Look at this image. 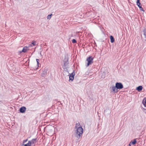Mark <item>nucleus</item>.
I'll use <instances>...</instances> for the list:
<instances>
[{
	"instance_id": "obj_24",
	"label": "nucleus",
	"mask_w": 146,
	"mask_h": 146,
	"mask_svg": "<svg viewBox=\"0 0 146 146\" xmlns=\"http://www.w3.org/2000/svg\"><path fill=\"white\" fill-rule=\"evenodd\" d=\"M137 5L139 7H141V6H140V4H139H139H137Z\"/></svg>"
},
{
	"instance_id": "obj_3",
	"label": "nucleus",
	"mask_w": 146,
	"mask_h": 146,
	"mask_svg": "<svg viewBox=\"0 0 146 146\" xmlns=\"http://www.w3.org/2000/svg\"><path fill=\"white\" fill-rule=\"evenodd\" d=\"M115 86L118 89H121L123 88V84L120 82H117L115 84Z\"/></svg>"
},
{
	"instance_id": "obj_23",
	"label": "nucleus",
	"mask_w": 146,
	"mask_h": 146,
	"mask_svg": "<svg viewBox=\"0 0 146 146\" xmlns=\"http://www.w3.org/2000/svg\"><path fill=\"white\" fill-rule=\"evenodd\" d=\"M140 10L141 11H144V10L143 9V8L141 7H139Z\"/></svg>"
},
{
	"instance_id": "obj_6",
	"label": "nucleus",
	"mask_w": 146,
	"mask_h": 146,
	"mask_svg": "<svg viewBox=\"0 0 146 146\" xmlns=\"http://www.w3.org/2000/svg\"><path fill=\"white\" fill-rule=\"evenodd\" d=\"M37 138L33 139L30 141L31 145V146H34L36 142Z\"/></svg>"
},
{
	"instance_id": "obj_22",
	"label": "nucleus",
	"mask_w": 146,
	"mask_h": 146,
	"mask_svg": "<svg viewBox=\"0 0 146 146\" xmlns=\"http://www.w3.org/2000/svg\"><path fill=\"white\" fill-rule=\"evenodd\" d=\"M137 4H138L139 5L140 4V3L139 2V0H137Z\"/></svg>"
},
{
	"instance_id": "obj_14",
	"label": "nucleus",
	"mask_w": 146,
	"mask_h": 146,
	"mask_svg": "<svg viewBox=\"0 0 146 146\" xmlns=\"http://www.w3.org/2000/svg\"><path fill=\"white\" fill-rule=\"evenodd\" d=\"M46 72L44 71H43L41 73V76L42 77H44L46 75Z\"/></svg>"
},
{
	"instance_id": "obj_18",
	"label": "nucleus",
	"mask_w": 146,
	"mask_h": 146,
	"mask_svg": "<svg viewBox=\"0 0 146 146\" xmlns=\"http://www.w3.org/2000/svg\"><path fill=\"white\" fill-rule=\"evenodd\" d=\"M143 103L145 107H146V98L145 100V102H144L143 100Z\"/></svg>"
},
{
	"instance_id": "obj_2",
	"label": "nucleus",
	"mask_w": 146,
	"mask_h": 146,
	"mask_svg": "<svg viewBox=\"0 0 146 146\" xmlns=\"http://www.w3.org/2000/svg\"><path fill=\"white\" fill-rule=\"evenodd\" d=\"M93 58L92 56L88 57L86 62V66H88L89 65L91 64L93 62Z\"/></svg>"
},
{
	"instance_id": "obj_12",
	"label": "nucleus",
	"mask_w": 146,
	"mask_h": 146,
	"mask_svg": "<svg viewBox=\"0 0 146 146\" xmlns=\"http://www.w3.org/2000/svg\"><path fill=\"white\" fill-rule=\"evenodd\" d=\"M136 143V141L135 139L133 141L131 142L129 144V145H134Z\"/></svg>"
},
{
	"instance_id": "obj_1",
	"label": "nucleus",
	"mask_w": 146,
	"mask_h": 146,
	"mask_svg": "<svg viewBox=\"0 0 146 146\" xmlns=\"http://www.w3.org/2000/svg\"><path fill=\"white\" fill-rule=\"evenodd\" d=\"M76 129L75 131V135L77 138H79L82 135V127L79 123H76L75 126Z\"/></svg>"
},
{
	"instance_id": "obj_5",
	"label": "nucleus",
	"mask_w": 146,
	"mask_h": 146,
	"mask_svg": "<svg viewBox=\"0 0 146 146\" xmlns=\"http://www.w3.org/2000/svg\"><path fill=\"white\" fill-rule=\"evenodd\" d=\"M69 80L72 81L74 79V76L75 75V72L74 70L73 72L71 74H69Z\"/></svg>"
},
{
	"instance_id": "obj_16",
	"label": "nucleus",
	"mask_w": 146,
	"mask_h": 146,
	"mask_svg": "<svg viewBox=\"0 0 146 146\" xmlns=\"http://www.w3.org/2000/svg\"><path fill=\"white\" fill-rule=\"evenodd\" d=\"M36 42L35 41H33L31 43V44L33 45H31V46H35L36 45Z\"/></svg>"
},
{
	"instance_id": "obj_13",
	"label": "nucleus",
	"mask_w": 146,
	"mask_h": 146,
	"mask_svg": "<svg viewBox=\"0 0 146 146\" xmlns=\"http://www.w3.org/2000/svg\"><path fill=\"white\" fill-rule=\"evenodd\" d=\"M110 38L111 40V43H113L114 42V40L113 36H110Z\"/></svg>"
},
{
	"instance_id": "obj_17",
	"label": "nucleus",
	"mask_w": 146,
	"mask_h": 146,
	"mask_svg": "<svg viewBox=\"0 0 146 146\" xmlns=\"http://www.w3.org/2000/svg\"><path fill=\"white\" fill-rule=\"evenodd\" d=\"M143 35L145 36V37L146 38V29H144L143 31Z\"/></svg>"
},
{
	"instance_id": "obj_26",
	"label": "nucleus",
	"mask_w": 146,
	"mask_h": 146,
	"mask_svg": "<svg viewBox=\"0 0 146 146\" xmlns=\"http://www.w3.org/2000/svg\"><path fill=\"white\" fill-rule=\"evenodd\" d=\"M63 68H64V69H65L64 67Z\"/></svg>"
},
{
	"instance_id": "obj_9",
	"label": "nucleus",
	"mask_w": 146,
	"mask_h": 146,
	"mask_svg": "<svg viewBox=\"0 0 146 146\" xmlns=\"http://www.w3.org/2000/svg\"><path fill=\"white\" fill-rule=\"evenodd\" d=\"M28 48L27 46H24L22 51H20L19 52L20 53L22 52H27V51Z\"/></svg>"
},
{
	"instance_id": "obj_27",
	"label": "nucleus",
	"mask_w": 146,
	"mask_h": 146,
	"mask_svg": "<svg viewBox=\"0 0 146 146\" xmlns=\"http://www.w3.org/2000/svg\"><path fill=\"white\" fill-rule=\"evenodd\" d=\"M82 131H83V129Z\"/></svg>"
},
{
	"instance_id": "obj_15",
	"label": "nucleus",
	"mask_w": 146,
	"mask_h": 146,
	"mask_svg": "<svg viewBox=\"0 0 146 146\" xmlns=\"http://www.w3.org/2000/svg\"><path fill=\"white\" fill-rule=\"evenodd\" d=\"M52 15V14H51L50 15H48L47 17V18L48 19H50L51 18V16Z\"/></svg>"
},
{
	"instance_id": "obj_4",
	"label": "nucleus",
	"mask_w": 146,
	"mask_h": 146,
	"mask_svg": "<svg viewBox=\"0 0 146 146\" xmlns=\"http://www.w3.org/2000/svg\"><path fill=\"white\" fill-rule=\"evenodd\" d=\"M68 58L65 57L64 60L63 62H64V64L63 66L64 67H66L67 66H68V64H69V62L68 61ZM66 70H67V69L66 68Z\"/></svg>"
},
{
	"instance_id": "obj_11",
	"label": "nucleus",
	"mask_w": 146,
	"mask_h": 146,
	"mask_svg": "<svg viewBox=\"0 0 146 146\" xmlns=\"http://www.w3.org/2000/svg\"><path fill=\"white\" fill-rule=\"evenodd\" d=\"M21 146H31V145L30 141H29L28 143L27 144H22Z\"/></svg>"
},
{
	"instance_id": "obj_10",
	"label": "nucleus",
	"mask_w": 146,
	"mask_h": 146,
	"mask_svg": "<svg viewBox=\"0 0 146 146\" xmlns=\"http://www.w3.org/2000/svg\"><path fill=\"white\" fill-rule=\"evenodd\" d=\"M143 89V87L141 86H140L137 87L136 90L138 91L139 92L141 91Z\"/></svg>"
},
{
	"instance_id": "obj_19",
	"label": "nucleus",
	"mask_w": 146,
	"mask_h": 146,
	"mask_svg": "<svg viewBox=\"0 0 146 146\" xmlns=\"http://www.w3.org/2000/svg\"><path fill=\"white\" fill-rule=\"evenodd\" d=\"M39 60L38 59H36V61L37 63V65L38 66V67H39Z\"/></svg>"
},
{
	"instance_id": "obj_25",
	"label": "nucleus",
	"mask_w": 146,
	"mask_h": 146,
	"mask_svg": "<svg viewBox=\"0 0 146 146\" xmlns=\"http://www.w3.org/2000/svg\"><path fill=\"white\" fill-rule=\"evenodd\" d=\"M102 77L103 78H104V76H103Z\"/></svg>"
},
{
	"instance_id": "obj_7",
	"label": "nucleus",
	"mask_w": 146,
	"mask_h": 146,
	"mask_svg": "<svg viewBox=\"0 0 146 146\" xmlns=\"http://www.w3.org/2000/svg\"><path fill=\"white\" fill-rule=\"evenodd\" d=\"M111 91V92L114 93H117L118 92L117 89L115 86L112 87Z\"/></svg>"
},
{
	"instance_id": "obj_21",
	"label": "nucleus",
	"mask_w": 146,
	"mask_h": 146,
	"mask_svg": "<svg viewBox=\"0 0 146 146\" xmlns=\"http://www.w3.org/2000/svg\"><path fill=\"white\" fill-rule=\"evenodd\" d=\"M72 41V42L74 43H76V41L75 39H73Z\"/></svg>"
},
{
	"instance_id": "obj_8",
	"label": "nucleus",
	"mask_w": 146,
	"mask_h": 146,
	"mask_svg": "<svg viewBox=\"0 0 146 146\" xmlns=\"http://www.w3.org/2000/svg\"><path fill=\"white\" fill-rule=\"evenodd\" d=\"M26 109V108L25 107L23 106L19 109V110L21 113H23L25 111Z\"/></svg>"
},
{
	"instance_id": "obj_20",
	"label": "nucleus",
	"mask_w": 146,
	"mask_h": 146,
	"mask_svg": "<svg viewBox=\"0 0 146 146\" xmlns=\"http://www.w3.org/2000/svg\"><path fill=\"white\" fill-rule=\"evenodd\" d=\"M28 139H25V140H24L23 141V143H22V144H25V143H26V142L28 141Z\"/></svg>"
}]
</instances>
